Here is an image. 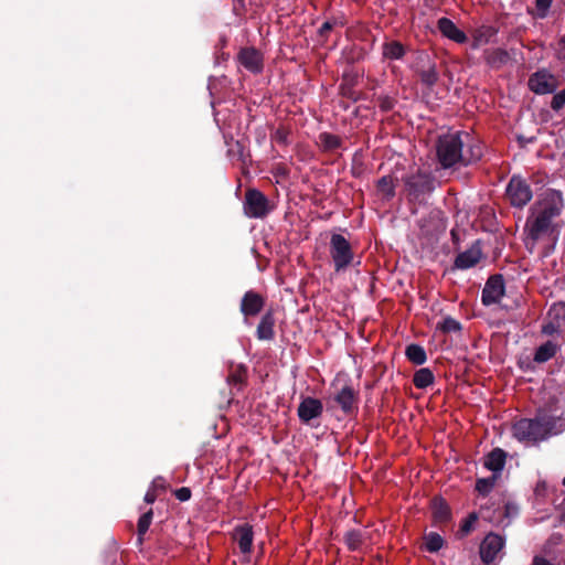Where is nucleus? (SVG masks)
<instances>
[{"mask_svg": "<svg viewBox=\"0 0 565 565\" xmlns=\"http://www.w3.org/2000/svg\"><path fill=\"white\" fill-rule=\"evenodd\" d=\"M257 334L262 340L270 339L274 335L273 320H262L257 327Z\"/></svg>", "mask_w": 565, "mask_h": 565, "instance_id": "33", "label": "nucleus"}, {"mask_svg": "<svg viewBox=\"0 0 565 565\" xmlns=\"http://www.w3.org/2000/svg\"><path fill=\"white\" fill-rule=\"evenodd\" d=\"M558 349V344L554 343L553 341H547L536 349L533 359L537 363H544L551 360L556 354Z\"/></svg>", "mask_w": 565, "mask_h": 565, "instance_id": "23", "label": "nucleus"}, {"mask_svg": "<svg viewBox=\"0 0 565 565\" xmlns=\"http://www.w3.org/2000/svg\"><path fill=\"white\" fill-rule=\"evenodd\" d=\"M287 137H288V134H287V131H286L285 129H282V128H278V129L275 131L274 136H273V138H274V140H275L276 142H278V143H282V145H286V143H287Z\"/></svg>", "mask_w": 565, "mask_h": 565, "instance_id": "44", "label": "nucleus"}, {"mask_svg": "<svg viewBox=\"0 0 565 565\" xmlns=\"http://www.w3.org/2000/svg\"><path fill=\"white\" fill-rule=\"evenodd\" d=\"M509 54L505 50L502 49H495L491 52V54L488 56V62L490 64L495 63H505L508 61Z\"/></svg>", "mask_w": 565, "mask_h": 565, "instance_id": "39", "label": "nucleus"}, {"mask_svg": "<svg viewBox=\"0 0 565 565\" xmlns=\"http://www.w3.org/2000/svg\"><path fill=\"white\" fill-rule=\"evenodd\" d=\"M238 63L253 74H259L264 68V57L259 50L248 46L242 47L237 54Z\"/></svg>", "mask_w": 565, "mask_h": 565, "instance_id": "11", "label": "nucleus"}, {"mask_svg": "<svg viewBox=\"0 0 565 565\" xmlns=\"http://www.w3.org/2000/svg\"><path fill=\"white\" fill-rule=\"evenodd\" d=\"M438 30L440 33L452 40L456 43L462 44L466 43L468 38L463 31H461L457 25L448 18H440L437 22Z\"/></svg>", "mask_w": 565, "mask_h": 565, "instance_id": "17", "label": "nucleus"}, {"mask_svg": "<svg viewBox=\"0 0 565 565\" xmlns=\"http://www.w3.org/2000/svg\"><path fill=\"white\" fill-rule=\"evenodd\" d=\"M495 481H497L495 475H492L489 478L479 479L477 481L476 489L478 490L479 493L487 494L493 488Z\"/></svg>", "mask_w": 565, "mask_h": 565, "instance_id": "35", "label": "nucleus"}, {"mask_svg": "<svg viewBox=\"0 0 565 565\" xmlns=\"http://www.w3.org/2000/svg\"><path fill=\"white\" fill-rule=\"evenodd\" d=\"M510 204L514 207L525 206L533 198L530 184L521 177L513 175L505 190Z\"/></svg>", "mask_w": 565, "mask_h": 565, "instance_id": "6", "label": "nucleus"}, {"mask_svg": "<svg viewBox=\"0 0 565 565\" xmlns=\"http://www.w3.org/2000/svg\"><path fill=\"white\" fill-rule=\"evenodd\" d=\"M265 303L266 299L262 294L255 290H248L241 300L239 309L245 317H254L260 313Z\"/></svg>", "mask_w": 565, "mask_h": 565, "instance_id": "13", "label": "nucleus"}, {"mask_svg": "<svg viewBox=\"0 0 565 565\" xmlns=\"http://www.w3.org/2000/svg\"><path fill=\"white\" fill-rule=\"evenodd\" d=\"M532 565H552L551 563H548L546 559L544 558H541V557H535L533 559V564Z\"/></svg>", "mask_w": 565, "mask_h": 565, "instance_id": "50", "label": "nucleus"}, {"mask_svg": "<svg viewBox=\"0 0 565 565\" xmlns=\"http://www.w3.org/2000/svg\"><path fill=\"white\" fill-rule=\"evenodd\" d=\"M157 499V495L154 493V491H148L145 495V501L147 503H153Z\"/></svg>", "mask_w": 565, "mask_h": 565, "instance_id": "47", "label": "nucleus"}, {"mask_svg": "<svg viewBox=\"0 0 565 565\" xmlns=\"http://www.w3.org/2000/svg\"><path fill=\"white\" fill-rule=\"evenodd\" d=\"M431 508L435 521L443 523L450 518L449 507L443 499H434Z\"/></svg>", "mask_w": 565, "mask_h": 565, "instance_id": "24", "label": "nucleus"}, {"mask_svg": "<svg viewBox=\"0 0 565 565\" xmlns=\"http://www.w3.org/2000/svg\"><path fill=\"white\" fill-rule=\"evenodd\" d=\"M333 401L344 413H350L355 406V392L350 386H343L333 397Z\"/></svg>", "mask_w": 565, "mask_h": 565, "instance_id": "19", "label": "nucleus"}, {"mask_svg": "<svg viewBox=\"0 0 565 565\" xmlns=\"http://www.w3.org/2000/svg\"><path fill=\"white\" fill-rule=\"evenodd\" d=\"M443 545L444 540L439 534L430 532L425 536V547L428 552H438Z\"/></svg>", "mask_w": 565, "mask_h": 565, "instance_id": "30", "label": "nucleus"}, {"mask_svg": "<svg viewBox=\"0 0 565 565\" xmlns=\"http://www.w3.org/2000/svg\"><path fill=\"white\" fill-rule=\"evenodd\" d=\"M555 231L554 223L546 221L540 215L535 214L527 217L524 233H525V246L530 253H532L537 242L546 236L553 235Z\"/></svg>", "mask_w": 565, "mask_h": 565, "instance_id": "4", "label": "nucleus"}, {"mask_svg": "<svg viewBox=\"0 0 565 565\" xmlns=\"http://www.w3.org/2000/svg\"><path fill=\"white\" fill-rule=\"evenodd\" d=\"M233 540L237 543L241 553L249 556L253 551L254 533L252 525L244 523L233 530Z\"/></svg>", "mask_w": 565, "mask_h": 565, "instance_id": "14", "label": "nucleus"}, {"mask_svg": "<svg viewBox=\"0 0 565 565\" xmlns=\"http://www.w3.org/2000/svg\"><path fill=\"white\" fill-rule=\"evenodd\" d=\"M505 463V454L503 450L493 449L484 459V467L498 477Z\"/></svg>", "mask_w": 565, "mask_h": 565, "instance_id": "21", "label": "nucleus"}, {"mask_svg": "<svg viewBox=\"0 0 565 565\" xmlns=\"http://www.w3.org/2000/svg\"><path fill=\"white\" fill-rule=\"evenodd\" d=\"M175 497L180 500V501H186L190 499L191 497V491L189 488H180L175 491Z\"/></svg>", "mask_w": 565, "mask_h": 565, "instance_id": "45", "label": "nucleus"}, {"mask_svg": "<svg viewBox=\"0 0 565 565\" xmlns=\"http://www.w3.org/2000/svg\"><path fill=\"white\" fill-rule=\"evenodd\" d=\"M546 318H551V319L565 318V303L558 302V303L553 305L550 308Z\"/></svg>", "mask_w": 565, "mask_h": 565, "instance_id": "40", "label": "nucleus"}, {"mask_svg": "<svg viewBox=\"0 0 565 565\" xmlns=\"http://www.w3.org/2000/svg\"><path fill=\"white\" fill-rule=\"evenodd\" d=\"M505 284L503 275L494 274L491 275L482 289L481 300L486 306L493 305L500 301L504 295Z\"/></svg>", "mask_w": 565, "mask_h": 565, "instance_id": "10", "label": "nucleus"}, {"mask_svg": "<svg viewBox=\"0 0 565 565\" xmlns=\"http://www.w3.org/2000/svg\"><path fill=\"white\" fill-rule=\"evenodd\" d=\"M345 543L350 550H359L363 543V535L360 531H349L345 534Z\"/></svg>", "mask_w": 565, "mask_h": 565, "instance_id": "32", "label": "nucleus"}, {"mask_svg": "<svg viewBox=\"0 0 565 565\" xmlns=\"http://www.w3.org/2000/svg\"><path fill=\"white\" fill-rule=\"evenodd\" d=\"M562 209L563 202L561 195H553L543 200L536 214L554 223V220L561 215Z\"/></svg>", "mask_w": 565, "mask_h": 565, "instance_id": "15", "label": "nucleus"}, {"mask_svg": "<svg viewBox=\"0 0 565 565\" xmlns=\"http://www.w3.org/2000/svg\"><path fill=\"white\" fill-rule=\"evenodd\" d=\"M553 0H535L536 17L544 19L547 17Z\"/></svg>", "mask_w": 565, "mask_h": 565, "instance_id": "38", "label": "nucleus"}, {"mask_svg": "<svg viewBox=\"0 0 565 565\" xmlns=\"http://www.w3.org/2000/svg\"><path fill=\"white\" fill-rule=\"evenodd\" d=\"M498 33V30L492 25H482L476 31L473 45L477 47L480 43H488Z\"/></svg>", "mask_w": 565, "mask_h": 565, "instance_id": "29", "label": "nucleus"}, {"mask_svg": "<svg viewBox=\"0 0 565 565\" xmlns=\"http://www.w3.org/2000/svg\"><path fill=\"white\" fill-rule=\"evenodd\" d=\"M340 93L343 97H345L354 103L361 99V93L354 90L353 87L349 84H341Z\"/></svg>", "mask_w": 565, "mask_h": 565, "instance_id": "37", "label": "nucleus"}, {"mask_svg": "<svg viewBox=\"0 0 565 565\" xmlns=\"http://www.w3.org/2000/svg\"><path fill=\"white\" fill-rule=\"evenodd\" d=\"M527 85L534 94L546 95L555 93L558 82L554 74L542 68L530 75Z\"/></svg>", "mask_w": 565, "mask_h": 565, "instance_id": "8", "label": "nucleus"}, {"mask_svg": "<svg viewBox=\"0 0 565 565\" xmlns=\"http://www.w3.org/2000/svg\"><path fill=\"white\" fill-rule=\"evenodd\" d=\"M451 237L454 241H457L458 239V234L455 230L451 231Z\"/></svg>", "mask_w": 565, "mask_h": 565, "instance_id": "52", "label": "nucleus"}, {"mask_svg": "<svg viewBox=\"0 0 565 565\" xmlns=\"http://www.w3.org/2000/svg\"><path fill=\"white\" fill-rule=\"evenodd\" d=\"M559 51L557 52V58L565 62V34L559 39Z\"/></svg>", "mask_w": 565, "mask_h": 565, "instance_id": "46", "label": "nucleus"}, {"mask_svg": "<svg viewBox=\"0 0 565 565\" xmlns=\"http://www.w3.org/2000/svg\"><path fill=\"white\" fill-rule=\"evenodd\" d=\"M318 138L319 145L323 151H333L340 148L342 145L341 138L331 132H321Z\"/></svg>", "mask_w": 565, "mask_h": 565, "instance_id": "25", "label": "nucleus"}, {"mask_svg": "<svg viewBox=\"0 0 565 565\" xmlns=\"http://www.w3.org/2000/svg\"><path fill=\"white\" fill-rule=\"evenodd\" d=\"M466 141L461 132L446 134L438 138L436 153L443 169L462 164Z\"/></svg>", "mask_w": 565, "mask_h": 565, "instance_id": "3", "label": "nucleus"}, {"mask_svg": "<svg viewBox=\"0 0 565 565\" xmlns=\"http://www.w3.org/2000/svg\"><path fill=\"white\" fill-rule=\"evenodd\" d=\"M563 484L565 486V478L563 479Z\"/></svg>", "mask_w": 565, "mask_h": 565, "instance_id": "53", "label": "nucleus"}, {"mask_svg": "<svg viewBox=\"0 0 565 565\" xmlns=\"http://www.w3.org/2000/svg\"><path fill=\"white\" fill-rule=\"evenodd\" d=\"M226 143L230 146L227 150V156L231 158H237V160L243 161L245 149L244 145L239 140L234 141L232 145H230L228 141L226 140Z\"/></svg>", "mask_w": 565, "mask_h": 565, "instance_id": "36", "label": "nucleus"}, {"mask_svg": "<svg viewBox=\"0 0 565 565\" xmlns=\"http://www.w3.org/2000/svg\"><path fill=\"white\" fill-rule=\"evenodd\" d=\"M152 522V510L143 513L138 521V541L141 544L142 537L147 533L150 524Z\"/></svg>", "mask_w": 565, "mask_h": 565, "instance_id": "31", "label": "nucleus"}, {"mask_svg": "<svg viewBox=\"0 0 565 565\" xmlns=\"http://www.w3.org/2000/svg\"><path fill=\"white\" fill-rule=\"evenodd\" d=\"M395 179L393 175L387 174L380 178L376 182V189L386 201L392 200L395 196Z\"/></svg>", "mask_w": 565, "mask_h": 565, "instance_id": "22", "label": "nucleus"}, {"mask_svg": "<svg viewBox=\"0 0 565 565\" xmlns=\"http://www.w3.org/2000/svg\"><path fill=\"white\" fill-rule=\"evenodd\" d=\"M518 141L523 146L525 143H533L535 141V137L525 138L523 136L518 137Z\"/></svg>", "mask_w": 565, "mask_h": 565, "instance_id": "48", "label": "nucleus"}, {"mask_svg": "<svg viewBox=\"0 0 565 565\" xmlns=\"http://www.w3.org/2000/svg\"><path fill=\"white\" fill-rule=\"evenodd\" d=\"M475 520H476V515H473V514H472V515H470V520H469V521H467V522L465 523V525L462 526V530H463L465 532H468V531L470 530L471 523H472Z\"/></svg>", "mask_w": 565, "mask_h": 565, "instance_id": "51", "label": "nucleus"}, {"mask_svg": "<svg viewBox=\"0 0 565 565\" xmlns=\"http://www.w3.org/2000/svg\"><path fill=\"white\" fill-rule=\"evenodd\" d=\"M405 355L416 365H422L427 360L424 348L418 344H409L405 350Z\"/></svg>", "mask_w": 565, "mask_h": 565, "instance_id": "26", "label": "nucleus"}, {"mask_svg": "<svg viewBox=\"0 0 565 565\" xmlns=\"http://www.w3.org/2000/svg\"><path fill=\"white\" fill-rule=\"evenodd\" d=\"M542 331L546 334H552L555 331V327L552 322H550L543 327Z\"/></svg>", "mask_w": 565, "mask_h": 565, "instance_id": "49", "label": "nucleus"}, {"mask_svg": "<svg viewBox=\"0 0 565 565\" xmlns=\"http://www.w3.org/2000/svg\"><path fill=\"white\" fill-rule=\"evenodd\" d=\"M565 106V88L561 92L554 94L552 102H551V108L554 111H559Z\"/></svg>", "mask_w": 565, "mask_h": 565, "instance_id": "41", "label": "nucleus"}, {"mask_svg": "<svg viewBox=\"0 0 565 565\" xmlns=\"http://www.w3.org/2000/svg\"><path fill=\"white\" fill-rule=\"evenodd\" d=\"M504 545L503 539L489 533L480 544V557L486 565L491 564Z\"/></svg>", "mask_w": 565, "mask_h": 565, "instance_id": "12", "label": "nucleus"}, {"mask_svg": "<svg viewBox=\"0 0 565 565\" xmlns=\"http://www.w3.org/2000/svg\"><path fill=\"white\" fill-rule=\"evenodd\" d=\"M462 138L466 141L465 147L467 150L463 151L462 166L467 167L473 162L479 161L483 156L482 146L478 141H473L469 134L461 132Z\"/></svg>", "mask_w": 565, "mask_h": 565, "instance_id": "18", "label": "nucleus"}, {"mask_svg": "<svg viewBox=\"0 0 565 565\" xmlns=\"http://www.w3.org/2000/svg\"><path fill=\"white\" fill-rule=\"evenodd\" d=\"M337 25V21H326L322 23V25L318 30L319 38H321L323 41H326L329 36V33L333 30V28Z\"/></svg>", "mask_w": 565, "mask_h": 565, "instance_id": "43", "label": "nucleus"}, {"mask_svg": "<svg viewBox=\"0 0 565 565\" xmlns=\"http://www.w3.org/2000/svg\"><path fill=\"white\" fill-rule=\"evenodd\" d=\"M379 107L382 111H391L395 106V99L390 96H380L377 98Z\"/></svg>", "mask_w": 565, "mask_h": 565, "instance_id": "42", "label": "nucleus"}, {"mask_svg": "<svg viewBox=\"0 0 565 565\" xmlns=\"http://www.w3.org/2000/svg\"><path fill=\"white\" fill-rule=\"evenodd\" d=\"M322 409L323 406L319 399L306 397L298 407V416L303 423H309L311 419L319 417Z\"/></svg>", "mask_w": 565, "mask_h": 565, "instance_id": "16", "label": "nucleus"}, {"mask_svg": "<svg viewBox=\"0 0 565 565\" xmlns=\"http://www.w3.org/2000/svg\"><path fill=\"white\" fill-rule=\"evenodd\" d=\"M460 330L461 326L457 320H443L436 326V331L443 333L459 332Z\"/></svg>", "mask_w": 565, "mask_h": 565, "instance_id": "34", "label": "nucleus"}, {"mask_svg": "<svg viewBox=\"0 0 565 565\" xmlns=\"http://www.w3.org/2000/svg\"><path fill=\"white\" fill-rule=\"evenodd\" d=\"M244 212L252 218L265 217L270 212L267 196L257 189H247L245 192Z\"/></svg>", "mask_w": 565, "mask_h": 565, "instance_id": "7", "label": "nucleus"}, {"mask_svg": "<svg viewBox=\"0 0 565 565\" xmlns=\"http://www.w3.org/2000/svg\"><path fill=\"white\" fill-rule=\"evenodd\" d=\"M330 255L335 271H341L350 266L354 257L350 242L341 234H332L330 238Z\"/></svg>", "mask_w": 565, "mask_h": 565, "instance_id": "5", "label": "nucleus"}, {"mask_svg": "<svg viewBox=\"0 0 565 565\" xmlns=\"http://www.w3.org/2000/svg\"><path fill=\"white\" fill-rule=\"evenodd\" d=\"M483 258L481 241L476 239L471 246L459 253L454 260V269L466 270L477 266Z\"/></svg>", "mask_w": 565, "mask_h": 565, "instance_id": "9", "label": "nucleus"}, {"mask_svg": "<svg viewBox=\"0 0 565 565\" xmlns=\"http://www.w3.org/2000/svg\"><path fill=\"white\" fill-rule=\"evenodd\" d=\"M404 192L409 204H427L429 195L436 189V179L430 171L419 168L403 175Z\"/></svg>", "mask_w": 565, "mask_h": 565, "instance_id": "1", "label": "nucleus"}, {"mask_svg": "<svg viewBox=\"0 0 565 565\" xmlns=\"http://www.w3.org/2000/svg\"><path fill=\"white\" fill-rule=\"evenodd\" d=\"M418 74L420 82L429 88L436 85L439 79V74L435 64H430L427 68H422Z\"/></svg>", "mask_w": 565, "mask_h": 565, "instance_id": "28", "label": "nucleus"}, {"mask_svg": "<svg viewBox=\"0 0 565 565\" xmlns=\"http://www.w3.org/2000/svg\"><path fill=\"white\" fill-rule=\"evenodd\" d=\"M434 374L427 369L423 367L414 374L413 383L417 388H426L434 383Z\"/></svg>", "mask_w": 565, "mask_h": 565, "instance_id": "27", "label": "nucleus"}, {"mask_svg": "<svg viewBox=\"0 0 565 565\" xmlns=\"http://www.w3.org/2000/svg\"><path fill=\"white\" fill-rule=\"evenodd\" d=\"M555 420L548 415H539L535 418H523L512 426L513 436L521 443L533 445L545 440L553 434Z\"/></svg>", "mask_w": 565, "mask_h": 565, "instance_id": "2", "label": "nucleus"}, {"mask_svg": "<svg viewBox=\"0 0 565 565\" xmlns=\"http://www.w3.org/2000/svg\"><path fill=\"white\" fill-rule=\"evenodd\" d=\"M406 51V46L397 40L386 41L382 45V56L385 60H402Z\"/></svg>", "mask_w": 565, "mask_h": 565, "instance_id": "20", "label": "nucleus"}]
</instances>
